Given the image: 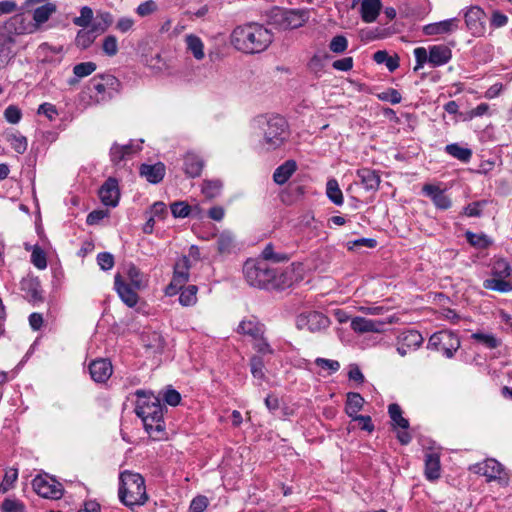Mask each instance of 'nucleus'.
Returning <instances> with one entry per match:
<instances>
[{
	"label": "nucleus",
	"instance_id": "f257e3e1",
	"mask_svg": "<svg viewBox=\"0 0 512 512\" xmlns=\"http://www.w3.org/2000/svg\"><path fill=\"white\" fill-rule=\"evenodd\" d=\"M243 273L249 285L264 289H281L293 285L296 281L293 266L278 273L267 262L259 259L247 260Z\"/></svg>",
	"mask_w": 512,
	"mask_h": 512
},
{
	"label": "nucleus",
	"instance_id": "f03ea898",
	"mask_svg": "<svg viewBox=\"0 0 512 512\" xmlns=\"http://www.w3.org/2000/svg\"><path fill=\"white\" fill-rule=\"evenodd\" d=\"M273 41V33L264 25L250 22L237 26L230 35V43L244 54L264 52Z\"/></svg>",
	"mask_w": 512,
	"mask_h": 512
},
{
	"label": "nucleus",
	"instance_id": "7ed1b4c3",
	"mask_svg": "<svg viewBox=\"0 0 512 512\" xmlns=\"http://www.w3.org/2000/svg\"><path fill=\"white\" fill-rule=\"evenodd\" d=\"M255 124L262 131L260 144L266 151H275L281 148L289 139L290 132L287 121L281 116H259Z\"/></svg>",
	"mask_w": 512,
	"mask_h": 512
},
{
	"label": "nucleus",
	"instance_id": "20e7f679",
	"mask_svg": "<svg viewBox=\"0 0 512 512\" xmlns=\"http://www.w3.org/2000/svg\"><path fill=\"white\" fill-rule=\"evenodd\" d=\"M118 496L119 500L130 509L145 505L149 497L144 478L139 473L128 470L121 472Z\"/></svg>",
	"mask_w": 512,
	"mask_h": 512
},
{
	"label": "nucleus",
	"instance_id": "39448f33",
	"mask_svg": "<svg viewBox=\"0 0 512 512\" xmlns=\"http://www.w3.org/2000/svg\"><path fill=\"white\" fill-rule=\"evenodd\" d=\"M138 398H146V400H138L136 405V414L142 419L145 430L150 436L156 437L158 433L164 431L163 406L159 398L154 396H146L143 390H137Z\"/></svg>",
	"mask_w": 512,
	"mask_h": 512
},
{
	"label": "nucleus",
	"instance_id": "423d86ee",
	"mask_svg": "<svg viewBox=\"0 0 512 512\" xmlns=\"http://www.w3.org/2000/svg\"><path fill=\"white\" fill-rule=\"evenodd\" d=\"M24 20L23 15H15L0 29V69L4 68L14 56L12 48L15 39L12 33L22 34L25 32Z\"/></svg>",
	"mask_w": 512,
	"mask_h": 512
},
{
	"label": "nucleus",
	"instance_id": "0eeeda50",
	"mask_svg": "<svg viewBox=\"0 0 512 512\" xmlns=\"http://www.w3.org/2000/svg\"><path fill=\"white\" fill-rule=\"evenodd\" d=\"M459 347L457 335L446 330L434 333L428 341V348L441 352L447 358H452Z\"/></svg>",
	"mask_w": 512,
	"mask_h": 512
},
{
	"label": "nucleus",
	"instance_id": "6e6552de",
	"mask_svg": "<svg viewBox=\"0 0 512 512\" xmlns=\"http://www.w3.org/2000/svg\"><path fill=\"white\" fill-rule=\"evenodd\" d=\"M190 260L187 256L180 258L174 265V273L171 283L166 287L165 292L169 296H173L189 280Z\"/></svg>",
	"mask_w": 512,
	"mask_h": 512
},
{
	"label": "nucleus",
	"instance_id": "1a4fd4ad",
	"mask_svg": "<svg viewBox=\"0 0 512 512\" xmlns=\"http://www.w3.org/2000/svg\"><path fill=\"white\" fill-rule=\"evenodd\" d=\"M330 325V320L321 312L311 311L300 314L296 319V326L300 330L320 332Z\"/></svg>",
	"mask_w": 512,
	"mask_h": 512
},
{
	"label": "nucleus",
	"instance_id": "9d476101",
	"mask_svg": "<svg viewBox=\"0 0 512 512\" xmlns=\"http://www.w3.org/2000/svg\"><path fill=\"white\" fill-rule=\"evenodd\" d=\"M486 13L479 6H471L464 13V20L467 29L474 36H482L486 31Z\"/></svg>",
	"mask_w": 512,
	"mask_h": 512
},
{
	"label": "nucleus",
	"instance_id": "9b49d317",
	"mask_svg": "<svg viewBox=\"0 0 512 512\" xmlns=\"http://www.w3.org/2000/svg\"><path fill=\"white\" fill-rule=\"evenodd\" d=\"M388 413L392 421V426L394 428H400L397 432V439L403 445H407L412 440L410 433L407 431L409 428V421L402 416L401 407L392 403L388 406Z\"/></svg>",
	"mask_w": 512,
	"mask_h": 512
},
{
	"label": "nucleus",
	"instance_id": "f8f14e48",
	"mask_svg": "<svg viewBox=\"0 0 512 512\" xmlns=\"http://www.w3.org/2000/svg\"><path fill=\"white\" fill-rule=\"evenodd\" d=\"M32 486L41 497L59 499L62 496V485L46 476H36L32 481Z\"/></svg>",
	"mask_w": 512,
	"mask_h": 512
},
{
	"label": "nucleus",
	"instance_id": "ddd939ff",
	"mask_svg": "<svg viewBox=\"0 0 512 512\" xmlns=\"http://www.w3.org/2000/svg\"><path fill=\"white\" fill-rule=\"evenodd\" d=\"M98 195L101 202L105 206H117L120 198L117 179L114 177H109L100 187Z\"/></svg>",
	"mask_w": 512,
	"mask_h": 512
},
{
	"label": "nucleus",
	"instance_id": "4468645a",
	"mask_svg": "<svg viewBox=\"0 0 512 512\" xmlns=\"http://www.w3.org/2000/svg\"><path fill=\"white\" fill-rule=\"evenodd\" d=\"M309 19L306 9H291L281 13L280 25L284 29H296L303 26Z\"/></svg>",
	"mask_w": 512,
	"mask_h": 512
},
{
	"label": "nucleus",
	"instance_id": "2eb2a0df",
	"mask_svg": "<svg viewBox=\"0 0 512 512\" xmlns=\"http://www.w3.org/2000/svg\"><path fill=\"white\" fill-rule=\"evenodd\" d=\"M459 24L460 21L458 18H450L425 25L423 27V33L426 36L450 35L459 29Z\"/></svg>",
	"mask_w": 512,
	"mask_h": 512
},
{
	"label": "nucleus",
	"instance_id": "dca6fc26",
	"mask_svg": "<svg viewBox=\"0 0 512 512\" xmlns=\"http://www.w3.org/2000/svg\"><path fill=\"white\" fill-rule=\"evenodd\" d=\"M89 372L95 382L104 383L112 374V365L106 359L94 360L89 365Z\"/></svg>",
	"mask_w": 512,
	"mask_h": 512
},
{
	"label": "nucleus",
	"instance_id": "f3484780",
	"mask_svg": "<svg viewBox=\"0 0 512 512\" xmlns=\"http://www.w3.org/2000/svg\"><path fill=\"white\" fill-rule=\"evenodd\" d=\"M21 290L25 293V298L32 303L43 302L42 289L40 281L34 277H27L21 280Z\"/></svg>",
	"mask_w": 512,
	"mask_h": 512
},
{
	"label": "nucleus",
	"instance_id": "a211bd4d",
	"mask_svg": "<svg viewBox=\"0 0 512 512\" xmlns=\"http://www.w3.org/2000/svg\"><path fill=\"white\" fill-rule=\"evenodd\" d=\"M384 322L371 320L364 317H354L351 319V328L354 332L363 333H379L383 330Z\"/></svg>",
	"mask_w": 512,
	"mask_h": 512
},
{
	"label": "nucleus",
	"instance_id": "6ab92c4d",
	"mask_svg": "<svg viewBox=\"0 0 512 512\" xmlns=\"http://www.w3.org/2000/svg\"><path fill=\"white\" fill-rule=\"evenodd\" d=\"M166 168L162 162L155 164H141L139 173L149 183L157 184L161 182L165 176Z\"/></svg>",
	"mask_w": 512,
	"mask_h": 512
},
{
	"label": "nucleus",
	"instance_id": "aec40b11",
	"mask_svg": "<svg viewBox=\"0 0 512 512\" xmlns=\"http://www.w3.org/2000/svg\"><path fill=\"white\" fill-rule=\"evenodd\" d=\"M114 285L119 297L128 307H134L137 304L138 294L123 281L120 274L115 275Z\"/></svg>",
	"mask_w": 512,
	"mask_h": 512
},
{
	"label": "nucleus",
	"instance_id": "412c9836",
	"mask_svg": "<svg viewBox=\"0 0 512 512\" xmlns=\"http://www.w3.org/2000/svg\"><path fill=\"white\" fill-rule=\"evenodd\" d=\"M452 58V51L443 44L432 45L429 47V64L433 67H439L447 64Z\"/></svg>",
	"mask_w": 512,
	"mask_h": 512
},
{
	"label": "nucleus",
	"instance_id": "4be33fe9",
	"mask_svg": "<svg viewBox=\"0 0 512 512\" xmlns=\"http://www.w3.org/2000/svg\"><path fill=\"white\" fill-rule=\"evenodd\" d=\"M237 332L250 338L251 341L264 335V326L254 317L242 320L237 326Z\"/></svg>",
	"mask_w": 512,
	"mask_h": 512
},
{
	"label": "nucleus",
	"instance_id": "5701e85b",
	"mask_svg": "<svg viewBox=\"0 0 512 512\" xmlns=\"http://www.w3.org/2000/svg\"><path fill=\"white\" fill-rule=\"evenodd\" d=\"M478 472L487 478V481L500 480L506 484V480L501 477L503 472L502 465L495 459H488L478 467Z\"/></svg>",
	"mask_w": 512,
	"mask_h": 512
},
{
	"label": "nucleus",
	"instance_id": "b1692460",
	"mask_svg": "<svg viewBox=\"0 0 512 512\" xmlns=\"http://www.w3.org/2000/svg\"><path fill=\"white\" fill-rule=\"evenodd\" d=\"M141 342L152 353H161L165 346L163 336L156 331H144L141 334Z\"/></svg>",
	"mask_w": 512,
	"mask_h": 512
},
{
	"label": "nucleus",
	"instance_id": "393cba45",
	"mask_svg": "<svg viewBox=\"0 0 512 512\" xmlns=\"http://www.w3.org/2000/svg\"><path fill=\"white\" fill-rule=\"evenodd\" d=\"M357 176L366 190H378L380 185V176L375 170H371L369 168H362L357 170Z\"/></svg>",
	"mask_w": 512,
	"mask_h": 512
},
{
	"label": "nucleus",
	"instance_id": "a878e982",
	"mask_svg": "<svg viewBox=\"0 0 512 512\" xmlns=\"http://www.w3.org/2000/svg\"><path fill=\"white\" fill-rule=\"evenodd\" d=\"M296 170V162L294 160H287L275 169L273 173V180L276 184L283 185L289 180Z\"/></svg>",
	"mask_w": 512,
	"mask_h": 512
},
{
	"label": "nucleus",
	"instance_id": "bb28decb",
	"mask_svg": "<svg viewBox=\"0 0 512 512\" xmlns=\"http://www.w3.org/2000/svg\"><path fill=\"white\" fill-rule=\"evenodd\" d=\"M440 457L435 452L426 454L425 457V476L428 480L433 481L440 477Z\"/></svg>",
	"mask_w": 512,
	"mask_h": 512
},
{
	"label": "nucleus",
	"instance_id": "cd10ccee",
	"mask_svg": "<svg viewBox=\"0 0 512 512\" xmlns=\"http://www.w3.org/2000/svg\"><path fill=\"white\" fill-rule=\"evenodd\" d=\"M203 166V161L198 155L192 153L185 155L183 169L189 177H198L202 172Z\"/></svg>",
	"mask_w": 512,
	"mask_h": 512
},
{
	"label": "nucleus",
	"instance_id": "c85d7f7f",
	"mask_svg": "<svg viewBox=\"0 0 512 512\" xmlns=\"http://www.w3.org/2000/svg\"><path fill=\"white\" fill-rule=\"evenodd\" d=\"M382 8L380 0H363L361 3V15L366 23L374 22Z\"/></svg>",
	"mask_w": 512,
	"mask_h": 512
},
{
	"label": "nucleus",
	"instance_id": "c756f323",
	"mask_svg": "<svg viewBox=\"0 0 512 512\" xmlns=\"http://www.w3.org/2000/svg\"><path fill=\"white\" fill-rule=\"evenodd\" d=\"M364 398L356 392L347 393V400L345 404V413L352 419L360 416L359 411L363 408Z\"/></svg>",
	"mask_w": 512,
	"mask_h": 512
},
{
	"label": "nucleus",
	"instance_id": "7c9ffc66",
	"mask_svg": "<svg viewBox=\"0 0 512 512\" xmlns=\"http://www.w3.org/2000/svg\"><path fill=\"white\" fill-rule=\"evenodd\" d=\"M90 84L99 94H104L107 87L114 89L119 85V81L113 75H101L99 77H94Z\"/></svg>",
	"mask_w": 512,
	"mask_h": 512
},
{
	"label": "nucleus",
	"instance_id": "2f4dec72",
	"mask_svg": "<svg viewBox=\"0 0 512 512\" xmlns=\"http://www.w3.org/2000/svg\"><path fill=\"white\" fill-rule=\"evenodd\" d=\"M185 43L187 50L192 53L196 60H202L204 58V45L198 36L194 34L186 35Z\"/></svg>",
	"mask_w": 512,
	"mask_h": 512
},
{
	"label": "nucleus",
	"instance_id": "473e14b6",
	"mask_svg": "<svg viewBox=\"0 0 512 512\" xmlns=\"http://www.w3.org/2000/svg\"><path fill=\"white\" fill-rule=\"evenodd\" d=\"M471 339L488 349H495L501 344V341L494 334L481 331L472 333Z\"/></svg>",
	"mask_w": 512,
	"mask_h": 512
},
{
	"label": "nucleus",
	"instance_id": "72a5a7b5",
	"mask_svg": "<svg viewBox=\"0 0 512 512\" xmlns=\"http://www.w3.org/2000/svg\"><path fill=\"white\" fill-rule=\"evenodd\" d=\"M445 151L450 156L465 163L469 162L472 157V150L467 147L460 146L458 143L448 144L445 147Z\"/></svg>",
	"mask_w": 512,
	"mask_h": 512
},
{
	"label": "nucleus",
	"instance_id": "f704fd0d",
	"mask_svg": "<svg viewBox=\"0 0 512 512\" xmlns=\"http://www.w3.org/2000/svg\"><path fill=\"white\" fill-rule=\"evenodd\" d=\"M326 194L329 200L337 205L341 206L344 202L343 193L339 187L336 179H329L326 184Z\"/></svg>",
	"mask_w": 512,
	"mask_h": 512
},
{
	"label": "nucleus",
	"instance_id": "c9c22d12",
	"mask_svg": "<svg viewBox=\"0 0 512 512\" xmlns=\"http://www.w3.org/2000/svg\"><path fill=\"white\" fill-rule=\"evenodd\" d=\"M134 152L133 145H118L113 144L110 149V158L114 164L120 163L125 159L126 156L131 155Z\"/></svg>",
	"mask_w": 512,
	"mask_h": 512
},
{
	"label": "nucleus",
	"instance_id": "e433bc0d",
	"mask_svg": "<svg viewBox=\"0 0 512 512\" xmlns=\"http://www.w3.org/2000/svg\"><path fill=\"white\" fill-rule=\"evenodd\" d=\"M483 286L486 289L498 291V292H502V293L509 292L512 290V284L510 282L504 280V278L495 277V276L493 278L486 279L483 282Z\"/></svg>",
	"mask_w": 512,
	"mask_h": 512
},
{
	"label": "nucleus",
	"instance_id": "4c0bfd02",
	"mask_svg": "<svg viewBox=\"0 0 512 512\" xmlns=\"http://www.w3.org/2000/svg\"><path fill=\"white\" fill-rule=\"evenodd\" d=\"M56 12V5L54 3H46L34 10L33 19L37 24H43L50 16Z\"/></svg>",
	"mask_w": 512,
	"mask_h": 512
},
{
	"label": "nucleus",
	"instance_id": "58836bf2",
	"mask_svg": "<svg viewBox=\"0 0 512 512\" xmlns=\"http://www.w3.org/2000/svg\"><path fill=\"white\" fill-rule=\"evenodd\" d=\"M400 341L403 343V346L415 349L422 344L423 337L418 331L408 330L401 334Z\"/></svg>",
	"mask_w": 512,
	"mask_h": 512
},
{
	"label": "nucleus",
	"instance_id": "ea45409f",
	"mask_svg": "<svg viewBox=\"0 0 512 512\" xmlns=\"http://www.w3.org/2000/svg\"><path fill=\"white\" fill-rule=\"evenodd\" d=\"M6 140L11 144L12 148L19 154H23L27 150V138L19 133H7Z\"/></svg>",
	"mask_w": 512,
	"mask_h": 512
},
{
	"label": "nucleus",
	"instance_id": "a19ab883",
	"mask_svg": "<svg viewBox=\"0 0 512 512\" xmlns=\"http://www.w3.org/2000/svg\"><path fill=\"white\" fill-rule=\"evenodd\" d=\"M95 33L97 32L93 28L90 30H80L75 39L76 46L81 49H87L90 47L96 39Z\"/></svg>",
	"mask_w": 512,
	"mask_h": 512
},
{
	"label": "nucleus",
	"instance_id": "79ce46f5",
	"mask_svg": "<svg viewBox=\"0 0 512 512\" xmlns=\"http://www.w3.org/2000/svg\"><path fill=\"white\" fill-rule=\"evenodd\" d=\"M113 23V16L110 12H99L92 28L97 33H104Z\"/></svg>",
	"mask_w": 512,
	"mask_h": 512
},
{
	"label": "nucleus",
	"instance_id": "37998d69",
	"mask_svg": "<svg viewBox=\"0 0 512 512\" xmlns=\"http://www.w3.org/2000/svg\"><path fill=\"white\" fill-rule=\"evenodd\" d=\"M179 291H181L179 296V302L183 306H191L196 303L197 301V291L198 288L195 285H189L186 288H182Z\"/></svg>",
	"mask_w": 512,
	"mask_h": 512
},
{
	"label": "nucleus",
	"instance_id": "c03bdc74",
	"mask_svg": "<svg viewBox=\"0 0 512 512\" xmlns=\"http://www.w3.org/2000/svg\"><path fill=\"white\" fill-rule=\"evenodd\" d=\"M222 182L220 180H205L202 186V192L207 198H214L220 195Z\"/></svg>",
	"mask_w": 512,
	"mask_h": 512
},
{
	"label": "nucleus",
	"instance_id": "a18cd8bd",
	"mask_svg": "<svg viewBox=\"0 0 512 512\" xmlns=\"http://www.w3.org/2000/svg\"><path fill=\"white\" fill-rule=\"evenodd\" d=\"M262 259L260 261H273V262H281L287 260V256L283 253H275L274 247L272 244H268L265 246L261 253Z\"/></svg>",
	"mask_w": 512,
	"mask_h": 512
},
{
	"label": "nucleus",
	"instance_id": "49530a36",
	"mask_svg": "<svg viewBox=\"0 0 512 512\" xmlns=\"http://www.w3.org/2000/svg\"><path fill=\"white\" fill-rule=\"evenodd\" d=\"M492 274L495 277L506 278L511 274V267L504 259L496 260L492 267Z\"/></svg>",
	"mask_w": 512,
	"mask_h": 512
},
{
	"label": "nucleus",
	"instance_id": "de8ad7c7",
	"mask_svg": "<svg viewBox=\"0 0 512 512\" xmlns=\"http://www.w3.org/2000/svg\"><path fill=\"white\" fill-rule=\"evenodd\" d=\"M94 62H82L74 66L73 73L77 78L89 76L96 70Z\"/></svg>",
	"mask_w": 512,
	"mask_h": 512
},
{
	"label": "nucleus",
	"instance_id": "09e8293b",
	"mask_svg": "<svg viewBox=\"0 0 512 512\" xmlns=\"http://www.w3.org/2000/svg\"><path fill=\"white\" fill-rule=\"evenodd\" d=\"M103 52L109 56H115L118 52V41L114 35H108L104 38L102 43Z\"/></svg>",
	"mask_w": 512,
	"mask_h": 512
},
{
	"label": "nucleus",
	"instance_id": "8fccbe9b",
	"mask_svg": "<svg viewBox=\"0 0 512 512\" xmlns=\"http://www.w3.org/2000/svg\"><path fill=\"white\" fill-rule=\"evenodd\" d=\"M92 18L93 10L88 6H84L80 10V16L74 18L73 23L79 27H88Z\"/></svg>",
	"mask_w": 512,
	"mask_h": 512
},
{
	"label": "nucleus",
	"instance_id": "3c124183",
	"mask_svg": "<svg viewBox=\"0 0 512 512\" xmlns=\"http://www.w3.org/2000/svg\"><path fill=\"white\" fill-rule=\"evenodd\" d=\"M329 48L333 53L341 54L348 48V40L343 35H337L332 38Z\"/></svg>",
	"mask_w": 512,
	"mask_h": 512
},
{
	"label": "nucleus",
	"instance_id": "603ef678",
	"mask_svg": "<svg viewBox=\"0 0 512 512\" xmlns=\"http://www.w3.org/2000/svg\"><path fill=\"white\" fill-rule=\"evenodd\" d=\"M466 238L471 245L478 248H485L490 244V240L484 234H476L468 231Z\"/></svg>",
	"mask_w": 512,
	"mask_h": 512
},
{
	"label": "nucleus",
	"instance_id": "864d4df0",
	"mask_svg": "<svg viewBox=\"0 0 512 512\" xmlns=\"http://www.w3.org/2000/svg\"><path fill=\"white\" fill-rule=\"evenodd\" d=\"M414 56L416 60V65L414 67L415 71L423 68L426 62L429 63V49L427 50L424 47H417L414 49Z\"/></svg>",
	"mask_w": 512,
	"mask_h": 512
},
{
	"label": "nucleus",
	"instance_id": "5fc2aeb1",
	"mask_svg": "<svg viewBox=\"0 0 512 512\" xmlns=\"http://www.w3.org/2000/svg\"><path fill=\"white\" fill-rule=\"evenodd\" d=\"M31 262L38 269L46 268V266H47L46 255L40 247L36 246L33 249L32 254H31Z\"/></svg>",
	"mask_w": 512,
	"mask_h": 512
},
{
	"label": "nucleus",
	"instance_id": "6e6d98bb",
	"mask_svg": "<svg viewBox=\"0 0 512 512\" xmlns=\"http://www.w3.org/2000/svg\"><path fill=\"white\" fill-rule=\"evenodd\" d=\"M170 208L175 218H184L190 213V206L183 201L172 203Z\"/></svg>",
	"mask_w": 512,
	"mask_h": 512
},
{
	"label": "nucleus",
	"instance_id": "4d7b16f0",
	"mask_svg": "<svg viewBox=\"0 0 512 512\" xmlns=\"http://www.w3.org/2000/svg\"><path fill=\"white\" fill-rule=\"evenodd\" d=\"M97 263L102 270H111L115 263L114 256L109 252H101L97 255Z\"/></svg>",
	"mask_w": 512,
	"mask_h": 512
},
{
	"label": "nucleus",
	"instance_id": "13d9d810",
	"mask_svg": "<svg viewBox=\"0 0 512 512\" xmlns=\"http://www.w3.org/2000/svg\"><path fill=\"white\" fill-rule=\"evenodd\" d=\"M18 472L16 469H11L6 472L4 478L0 484V492L6 493L12 486L13 483L17 480Z\"/></svg>",
	"mask_w": 512,
	"mask_h": 512
},
{
	"label": "nucleus",
	"instance_id": "bf43d9fd",
	"mask_svg": "<svg viewBox=\"0 0 512 512\" xmlns=\"http://www.w3.org/2000/svg\"><path fill=\"white\" fill-rule=\"evenodd\" d=\"M250 366H251V373L254 378H257V379L264 378V376H265L264 363L260 357H258V356L252 357Z\"/></svg>",
	"mask_w": 512,
	"mask_h": 512
},
{
	"label": "nucleus",
	"instance_id": "052dcab7",
	"mask_svg": "<svg viewBox=\"0 0 512 512\" xmlns=\"http://www.w3.org/2000/svg\"><path fill=\"white\" fill-rule=\"evenodd\" d=\"M378 98L390 102L391 104H398L402 100L401 94L396 89L392 88L379 93Z\"/></svg>",
	"mask_w": 512,
	"mask_h": 512
},
{
	"label": "nucleus",
	"instance_id": "680f3d73",
	"mask_svg": "<svg viewBox=\"0 0 512 512\" xmlns=\"http://www.w3.org/2000/svg\"><path fill=\"white\" fill-rule=\"evenodd\" d=\"M4 117L9 123L17 124L21 120L22 112L17 106L10 105L5 109Z\"/></svg>",
	"mask_w": 512,
	"mask_h": 512
},
{
	"label": "nucleus",
	"instance_id": "e2e57ef3",
	"mask_svg": "<svg viewBox=\"0 0 512 512\" xmlns=\"http://www.w3.org/2000/svg\"><path fill=\"white\" fill-rule=\"evenodd\" d=\"M508 23V17L500 12L499 10H494L491 14L490 25L491 27L498 29L504 27Z\"/></svg>",
	"mask_w": 512,
	"mask_h": 512
},
{
	"label": "nucleus",
	"instance_id": "0e129e2a",
	"mask_svg": "<svg viewBox=\"0 0 512 512\" xmlns=\"http://www.w3.org/2000/svg\"><path fill=\"white\" fill-rule=\"evenodd\" d=\"M315 364L322 369L329 370L330 373H334L340 369V363L336 360L317 358Z\"/></svg>",
	"mask_w": 512,
	"mask_h": 512
},
{
	"label": "nucleus",
	"instance_id": "69168bd1",
	"mask_svg": "<svg viewBox=\"0 0 512 512\" xmlns=\"http://www.w3.org/2000/svg\"><path fill=\"white\" fill-rule=\"evenodd\" d=\"M157 10V5L153 0H148L143 3H141L137 9L136 12L139 16L145 17Z\"/></svg>",
	"mask_w": 512,
	"mask_h": 512
},
{
	"label": "nucleus",
	"instance_id": "338daca9",
	"mask_svg": "<svg viewBox=\"0 0 512 512\" xmlns=\"http://www.w3.org/2000/svg\"><path fill=\"white\" fill-rule=\"evenodd\" d=\"M3 512H24V506L15 500L5 499L1 505Z\"/></svg>",
	"mask_w": 512,
	"mask_h": 512
},
{
	"label": "nucleus",
	"instance_id": "774afa93",
	"mask_svg": "<svg viewBox=\"0 0 512 512\" xmlns=\"http://www.w3.org/2000/svg\"><path fill=\"white\" fill-rule=\"evenodd\" d=\"M207 505L208 499L205 496H197L190 504V512H203Z\"/></svg>",
	"mask_w": 512,
	"mask_h": 512
}]
</instances>
